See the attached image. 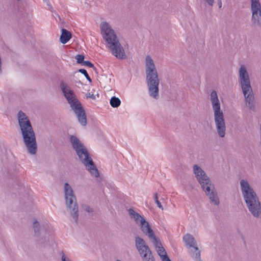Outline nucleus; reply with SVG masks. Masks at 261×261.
I'll use <instances>...</instances> for the list:
<instances>
[{
	"label": "nucleus",
	"instance_id": "1",
	"mask_svg": "<svg viewBox=\"0 0 261 261\" xmlns=\"http://www.w3.org/2000/svg\"><path fill=\"white\" fill-rule=\"evenodd\" d=\"M18 124L21 130L23 143L28 152L32 155L36 154L37 144L35 133L27 115L19 111L17 114Z\"/></svg>",
	"mask_w": 261,
	"mask_h": 261
},
{
	"label": "nucleus",
	"instance_id": "2",
	"mask_svg": "<svg viewBox=\"0 0 261 261\" xmlns=\"http://www.w3.org/2000/svg\"><path fill=\"white\" fill-rule=\"evenodd\" d=\"M100 29L101 35L112 54L118 59H125L126 55L123 47L110 25L108 22L103 21L100 24Z\"/></svg>",
	"mask_w": 261,
	"mask_h": 261
},
{
	"label": "nucleus",
	"instance_id": "3",
	"mask_svg": "<svg viewBox=\"0 0 261 261\" xmlns=\"http://www.w3.org/2000/svg\"><path fill=\"white\" fill-rule=\"evenodd\" d=\"M69 141L73 149L75 150L79 160L85 165L91 175L96 177L99 176V172L92 159L90 156L87 148L75 136L70 135Z\"/></svg>",
	"mask_w": 261,
	"mask_h": 261
},
{
	"label": "nucleus",
	"instance_id": "4",
	"mask_svg": "<svg viewBox=\"0 0 261 261\" xmlns=\"http://www.w3.org/2000/svg\"><path fill=\"white\" fill-rule=\"evenodd\" d=\"M240 187L249 211L254 217L258 218L261 214V205L256 193L246 180H240Z\"/></svg>",
	"mask_w": 261,
	"mask_h": 261
},
{
	"label": "nucleus",
	"instance_id": "5",
	"mask_svg": "<svg viewBox=\"0 0 261 261\" xmlns=\"http://www.w3.org/2000/svg\"><path fill=\"white\" fill-rule=\"evenodd\" d=\"M145 73L149 95L158 99L160 80L154 62L149 56H147L145 59Z\"/></svg>",
	"mask_w": 261,
	"mask_h": 261
},
{
	"label": "nucleus",
	"instance_id": "6",
	"mask_svg": "<svg viewBox=\"0 0 261 261\" xmlns=\"http://www.w3.org/2000/svg\"><path fill=\"white\" fill-rule=\"evenodd\" d=\"M239 83L241 85L242 92L246 102V105L252 111H254L255 110V106L254 95L251 86L249 74L244 65L241 66L239 69Z\"/></svg>",
	"mask_w": 261,
	"mask_h": 261
},
{
	"label": "nucleus",
	"instance_id": "7",
	"mask_svg": "<svg viewBox=\"0 0 261 261\" xmlns=\"http://www.w3.org/2000/svg\"><path fill=\"white\" fill-rule=\"evenodd\" d=\"M239 83L241 85L242 92L246 102V105L252 111H254L255 110V106L254 95L251 86L249 74L244 65L241 66L239 69Z\"/></svg>",
	"mask_w": 261,
	"mask_h": 261
},
{
	"label": "nucleus",
	"instance_id": "8",
	"mask_svg": "<svg viewBox=\"0 0 261 261\" xmlns=\"http://www.w3.org/2000/svg\"><path fill=\"white\" fill-rule=\"evenodd\" d=\"M210 98L214 111V120L217 133L220 137L224 138L226 134V125L224 114L221 110L220 102L215 90H213L211 92Z\"/></svg>",
	"mask_w": 261,
	"mask_h": 261
},
{
	"label": "nucleus",
	"instance_id": "9",
	"mask_svg": "<svg viewBox=\"0 0 261 261\" xmlns=\"http://www.w3.org/2000/svg\"><path fill=\"white\" fill-rule=\"evenodd\" d=\"M65 204L74 222L77 223L79 218V208L76 197L70 185L66 182L64 187Z\"/></svg>",
	"mask_w": 261,
	"mask_h": 261
},
{
	"label": "nucleus",
	"instance_id": "10",
	"mask_svg": "<svg viewBox=\"0 0 261 261\" xmlns=\"http://www.w3.org/2000/svg\"><path fill=\"white\" fill-rule=\"evenodd\" d=\"M135 246L144 261H155L151 251L142 238H135Z\"/></svg>",
	"mask_w": 261,
	"mask_h": 261
},
{
	"label": "nucleus",
	"instance_id": "11",
	"mask_svg": "<svg viewBox=\"0 0 261 261\" xmlns=\"http://www.w3.org/2000/svg\"><path fill=\"white\" fill-rule=\"evenodd\" d=\"M207 180L200 184L201 187L204 191L205 195L208 197L211 202L214 205H218L220 203L219 199L214 186L210 179Z\"/></svg>",
	"mask_w": 261,
	"mask_h": 261
},
{
	"label": "nucleus",
	"instance_id": "12",
	"mask_svg": "<svg viewBox=\"0 0 261 261\" xmlns=\"http://www.w3.org/2000/svg\"><path fill=\"white\" fill-rule=\"evenodd\" d=\"M71 109L76 115L79 122L83 126L87 124V116L85 111L80 101L78 99L69 103Z\"/></svg>",
	"mask_w": 261,
	"mask_h": 261
},
{
	"label": "nucleus",
	"instance_id": "13",
	"mask_svg": "<svg viewBox=\"0 0 261 261\" xmlns=\"http://www.w3.org/2000/svg\"><path fill=\"white\" fill-rule=\"evenodd\" d=\"M252 20L255 25H261V5L259 0H251Z\"/></svg>",
	"mask_w": 261,
	"mask_h": 261
},
{
	"label": "nucleus",
	"instance_id": "14",
	"mask_svg": "<svg viewBox=\"0 0 261 261\" xmlns=\"http://www.w3.org/2000/svg\"><path fill=\"white\" fill-rule=\"evenodd\" d=\"M60 87L68 104L79 99L73 90L63 81L61 82Z\"/></svg>",
	"mask_w": 261,
	"mask_h": 261
},
{
	"label": "nucleus",
	"instance_id": "15",
	"mask_svg": "<svg viewBox=\"0 0 261 261\" xmlns=\"http://www.w3.org/2000/svg\"><path fill=\"white\" fill-rule=\"evenodd\" d=\"M193 173L195 176L198 181L199 184L205 181H208L210 179L204 170L197 165H194L193 166Z\"/></svg>",
	"mask_w": 261,
	"mask_h": 261
},
{
	"label": "nucleus",
	"instance_id": "16",
	"mask_svg": "<svg viewBox=\"0 0 261 261\" xmlns=\"http://www.w3.org/2000/svg\"><path fill=\"white\" fill-rule=\"evenodd\" d=\"M141 227L142 231L147 236L149 237H152L154 232L150 227L149 223L145 219H142V221L138 224Z\"/></svg>",
	"mask_w": 261,
	"mask_h": 261
},
{
	"label": "nucleus",
	"instance_id": "17",
	"mask_svg": "<svg viewBox=\"0 0 261 261\" xmlns=\"http://www.w3.org/2000/svg\"><path fill=\"white\" fill-rule=\"evenodd\" d=\"M183 240L187 245L189 247H193L197 246L196 242L193 236L187 233L183 237Z\"/></svg>",
	"mask_w": 261,
	"mask_h": 261
},
{
	"label": "nucleus",
	"instance_id": "18",
	"mask_svg": "<svg viewBox=\"0 0 261 261\" xmlns=\"http://www.w3.org/2000/svg\"><path fill=\"white\" fill-rule=\"evenodd\" d=\"M33 227L35 236L39 237L42 234L46 233V230L40 227L39 222L36 220L34 221Z\"/></svg>",
	"mask_w": 261,
	"mask_h": 261
},
{
	"label": "nucleus",
	"instance_id": "19",
	"mask_svg": "<svg viewBox=\"0 0 261 261\" xmlns=\"http://www.w3.org/2000/svg\"><path fill=\"white\" fill-rule=\"evenodd\" d=\"M71 38L70 32L65 29H62V34L60 36V42L63 44L66 43Z\"/></svg>",
	"mask_w": 261,
	"mask_h": 261
},
{
	"label": "nucleus",
	"instance_id": "20",
	"mask_svg": "<svg viewBox=\"0 0 261 261\" xmlns=\"http://www.w3.org/2000/svg\"><path fill=\"white\" fill-rule=\"evenodd\" d=\"M128 213L130 217L134 219L136 223L138 224L140 223V221H142V219H144L143 217H141V215L132 208L128 210Z\"/></svg>",
	"mask_w": 261,
	"mask_h": 261
},
{
	"label": "nucleus",
	"instance_id": "21",
	"mask_svg": "<svg viewBox=\"0 0 261 261\" xmlns=\"http://www.w3.org/2000/svg\"><path fill=\"white\" fill-rule=\"evenodd\" d=\"M110 103L113 108H117L120 105L121 101L119 98L113 96L110 99Z\"/></svg>",
	"mask_w": 261,
	"mask_h": 261
},
{
	"label": "nucleus",
	"instance_id": "22",
	"mask_svg": "<svg viewBox=\"0 0 261 261\" xmlns=\"http://www.w3.org/2000/svg\"><path fill=\"white\" fill-rule=\"evenodd\" d=\"M194 252L193 253L192 257L195 261H201L200 259V251L197 247L194 248Z\"/></svg>",
	"mask_w": 261,
	"mask_h": 261
},
{
	"label": "nucleus",
	"instance_id": "23",
	"mask_svg": "<svg viewBox=\"0 0 261 261\" xmlns=\"http://www.w3.org/2000/svg\"><path fill=\"white\" fill-rule=\"evenodd\" d=\"M149 238L152 241V243L156 248L162 247L161 242L155 237L154 234H153L152 237H150Z\"/></svg>",
	"mask_w": 261,
	"mask_h": 261
},
{
	"label": "nucleus",
	"instance_id": "24",
	"mask_svg": "<svg viewBox=\"0 0 261 261\" xmlns=\"http://www.w3.org/2000/svg\"><path fill=\"white\" fill-rule=\"evenodd\" d=\"M157 252L158 254L160 256L162 259L163 258V256L167 255L165 250L164 249L163 247L158 248L157 249Z\"/></svg>",
	"mask_w": 261,
	"mask_h": 261
},
{
	"label": "nucleus",
	"instance_id": "25",
	"mask_svg": "<svg viewBox=\"0 0 261 261\" xmlns=\"http://www.w3.org/2000/svg\"><path fill=\"white\" fill-rule=\"evenodd\" d=\"M82 207L83 209V210H84L85 211H86L87 213H92L93 212V208L91 207L90 206H89L87 204H83L82 205Z\"/></svg>",
	"mask_w": 261,
	"mask_h": 261
},
{
	"label": "nucleus",
	"instance_id": "26",
	"mask_svg": "<svg viewBox=\"0 0 261 261\" xmlns=\"http://www.w3.org/2000/svg\"><path fill=\"white\" fill-rule=\"evenodd\" d=\"M75 58L77 60V63L79 64H82L84 61L85 57L83 55H80V54L77 55Z\"/></svg>",
	"mask_w": 261,
	"mask_h": 261
},
{
	"label": "nucleus",
	"instance_id": "27",
	"mask_svg": "<svg viewBox=\"0 0 261 261\" xmlns=\"http://www.w3.org/2000/svg\"><path fill=\"white\" fill-rule=\"evenodd\" d=\"M79 72L84 74L86 78L90 82H91V79L89 75H88L87 71L85 69H80L79 70Z\"/></svg>",
	"mask_w": 261,
	"mask_h": 261
},
{
	"label": "nucleus",
	"instance_id": "28",
	"mask_svg": "<svg viewBox=\"0 0 261 261\" xmlns=\"http://www.w3.org/2000/svg\"><path fill=\"white\" fill-rule=\"evenodd\" d=\"M154 199L155 202L156 203L158 206L161 210H163V209H164L162 205L161 204L160 201L158 200V196L157 193L154 194Z\"/></svg>",
	"mask_w": 261,
	"mask_h": 261
},
{
	"label": "nucleus",
	"instance_id": "29",
	"mask_svg": "<svg viewBox=\"0 0 261 261\" xmlns=\"http://www.w3.org/2000/svg\"><path fill=\"white\" fill-rule=\"evenodd\" d=\"M82 65L90 68L94 67V65L89 61H84Z\"/></svg>",
	"mask_w": 261,
	"mask_h": 261
},
{
	"label": "nucleus",
	"instance_id": "30",
	"mask_svg": "<svg viewBox=\"0 0 261 261\" xmlns=\"http://www.w3.org/2000/svg\"><path fill=\"white\" fill-rule=\"evenodd\" d=\"M61 259L62 261H70L69 258L66 256L63 252H62Z\"/></svg>",
	"mask_w": 261,
	"mask_h": 261
},
{
	"label": "nucleus",
	"instance_id": "31",
	"mask_svg": "<svg viewBox=\"0 0 261 261\" xmlns=\"http://www.w3.org/2000/svg\"><path fill=\"white\" fill-rule=\"evenodd\" d=\"M46 238L47 237L45 234L44 236L42 237L41 239H39L38 241L40 242L41 243H43L44 241H46Z\"/></svg>",
	"mask_w": 261,
	"mask_h": 261
},
{
	"label": "nucleus",
	"instance_id": "32",
	"mask_svg": "<svg viewBox=\"0 0 261 261\" xmlns=\"http://www.w3.org/2000/svg\"><path fill=\"white\" fill-rule=\"evenodd\" d=\"M87 98H92L93 99H95V98H96V97H95V95H94L93 94H90V93H89L88 94H87Z\"/></svg>",
	"mask_w": 261,
	"mask_h": 261
},
{
	"label": "nucleus",
	"instance_id": "33",
	"mask_svg": "<svg viewBox=\"0 0 261 261\" xmlns=\"http://www.w3.org/2000/svg\"><path fill=\"white\" fill-rule=\"evenodd\" d=\"M209 6H212L214 4V0H204Z\"/></svg>",
	"mask_w": 261,
	"mask_h": 261
},
{
	"label": "nucleus",
	"instance_id": "34",
	"mask_svg": "<svg viewBox=\"0 0 261 261\" xmlns=\"http://www.w3.org/2000/svg\"><path fill=\"white\" fill-rule=\"evenodd\" d=\"M162 261H171L167 255L163 256Z\"/></svg>",
	"mask_w": 261,
	"mask_h": 261
},
{
	"label": "nucleus",
	"instance_id": "35",
	"mask_svg": "<svg viewBox=\"0 0 261 261\" xmlns=\"http://www.w3.org/2000/svg\"><path fill=\"white\" fill-rule=\"evenodd\" d=\"M218 5H219V7L220 8H221V7H222V3H221V0H219V1H218Z\"/></svg>",
	"mask_w": 261,
	"mask_h": 261
},
{
	"label": "nucleus",
	"instance_id": "36",
	"mask_svg": "<svg viewBox=\"0 0 261 261\" xmlns=\"http://www.w3.org/2000/svg\"><path fill=\"white\" fill-rule=\"evenodd\" d=\"M58 16L59 18V19H60V16L59 15H58Z\"/></svg>",
	"mask_w": 261,
	"mask_h": 261
},
{
	"label": "nucleus",
	"instance_id": "37",
	"mask_svg": "<svg viewBox=\"0 0 261 261\" xmlns=\"http://www.w3.org/2000/svg\"><path fill=\"white\" fill-rule=\"evenodd\" d=\"M116 261H121L120 260L117 259Z\"/></svg>",
	"mask_w": 261,
	"mask_h": 261
}]
</instances>
